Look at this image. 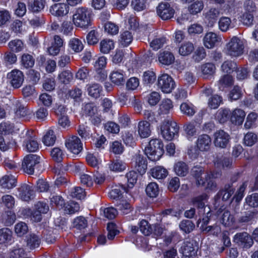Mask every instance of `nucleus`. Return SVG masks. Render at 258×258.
I'll list each match as a JSON object with an SVG mask.
<instances>
[{
	"mask_svg": "<svg viewBox=\"0 0 258 258\" xmlns=\"http://www.w3.org/2000/svg\"><path fill=\"white\" fill-rule=\"evenodd\" d=\"M191 174L196 179L197 184L200 186H205L206 189L215 191L217 189V184L213 180L219 178L221 174L219 172H213L204 174V169L200 166H195L191 170Z\"/></svg>",
	"mask_w": 258,
	"mask_h": 258,
	"instance_id": "obj_1",
	"label": "nucleus"
},
{
	"mask_svg": "<svg viewBox=\"0 0 258 258\" xmlns=\"http://www.w3.org/2000/svg\"><path fill=\"white\" fill-rule=\"evenodd\" d=\"M91 17L92 11L90 9L79 7L73 15V22L76 27L86 29L91 25Z\"/></svg>",
	"mask_w": 258,
	"mask_h": 258,
	"instance_id": "obj_2",
	"label": "nucleus"
},
{
	"mask_svg": "<svg viewBox=\"0 0 258 258\" xmlns=\"http://www.w3.org/2000/svg\"><path fill=\"white\" fill-rule=\"evenodd\" d=\"M145 153L152 161L159 160L163 153V145L158 139H152L145 149Z\"/></svg>",
	"mask_w": 258,
	"mask_h": 258,
	"instance_id": "obj_3",
	"label": "nucleus"
},
{
	"mask_svg": "<svg viewBox=\"0 0 258 258\" xmlns=\"http://www.w3.org/2000/svg\"><path fill=\"white\" fill-rule=\"evenodd\" d=\"M246 41L237 37H233L226 44L225 51L227 54L232 57H238L244 52Z\"/></svg>",
	"mask_w": 258,
	"mask_h": 258,
	"instance_id": "obj_4",
	"label": "nucleus"
},
{
	"mask_svg": "<svg viewBox=\"0 0 258 258\" xmlns=\"http://www.w3.org/2000/svg\"><path fill=\"white\" fill-rule=\"evenodd\" d=\"M179 127L172 120L166 119L162 122L161 127V134L166 140L171 141L178 133Z\"/></svg>",
	"mask_w": 258,
	"mask_h": 258,
	"instance_id": "obj_5",
	"label": "nucleus"
},
{
	"mask_svg": "<svg viewBox=\"0 0 258 258\" xmlns=\"http://www.w3.org/2000/svg\"><path fill=\"white\" fill-rule=\"evenodd\" d=\"M158 86L165 93H170L175 87L172 77L167 74H163L158 78Z\"/></svg>",
	"mask_w": 258,
	"mask_h": 258,
	"instance_id": "obj_6",
	"label": "nucleus"
},
{
	"mask_svg": "<svg viewBox=\"0 0 258 258\" xmlns=\"http://www.w3.org/2000/svg\"><path fill=\"white\" fill-rule=\"evenodd\" d=\"M40 157L37 155L29 154L23 159L22 168L23 171L29 174H32L34 171L35 166L39 163Z\"/></svg>",
	"mask_w": 258,
	"mask_h": 258,
	"instance_id": "obj_7",
	"label": "nucleus"
},
{
	"mask_svg": "<svg viewBox=\"0 0 258 258\" xmlns=\"http://www.w3.org/2000/svg\"><path fill=\"white\" fill-rule=\"evenodd\" d=\"M65 146L69 151L76 155L83 150V144L80 138L76 136L68 137L66 140Z\"/></svg>",
	"mask_w": 258,
	"mask_h": 258,
	"instance_id": "obj_8",
	"label": "nucleus"
},
{
	"mask_svg": "<svg viewBox=\"0 0 258 258\" xmlns=\"http://www.w3.org/2000/svg\"><path fill=\"white\" fill-rule=\"evenodd\" d=\"M11 109L14 112L16 118H24L31 115L32 113V111L29 110L27 106L18 100L13 101Z\"/></svg>",
	"mask_w": 258,
	"mask_h": 258,
	"instance_id": "obj_9",
	"label": "nucleus"
},
{
	"mask_svg": "<svg viewBox=\"0 0 258 258\" xmlns=\"http://www.w3.org/2000/svg\"><path fill=\"white\" fill-rule=\"evenodd\" d=\"M7 77L10 84L15 89L20 88L22 85L24 79L23 73L17 69L8 73Z\"/></svg>",
	"mask_w": 258,
	"mask_h": 258,
	"instance_id": "obj_10",
	"label": "nucleus"
},
{
	"mask_svg": "<svg viewBox=\"0 0 258 258\" xmlns=\"http://www.w3.org/2000/svg\"><path fill=\"white\" fill-rule=\"evenodd\" d=\"M24 138L23 146L27 151L34 152L38 150V142L32 131H27Z\"/></svg>",
	"mask_w": 258,
	"mask_h": 258,
	"instance_id": "obj_11",
	"label": "nucleus"
},
{
	"mask_svg": "<svg viewBox=\"0 0 258 258\" xmlns=\"http://www.w3.org/2000/svg\"><path fill=\"white\" fill-rule=\"evenodd\" d=\"M214 143L216 147L224 149L227 148L230 142V136L223 130L217 131L214 135Z\"/></svg>",
	"mask_w": 258,
	"mask_h": 258,
	"instance_id": "obj_12",
	"label": "nucleus"
},
{
	"mask_svg": "<svg viewBox=\"0 0 258 258\" xmlns=\"http://www.w3.org/2000/svg\"><path fill=\"white\" fill-rule=\"evenodd\" d=\"M156 10L158 15L164 20L172 18L175 12L173 8L166 2L160 3Z\"/></svg>",
	"mask_w": 258,
	"mask_h": 258,
	"instance_id": "obj_13",
	"label": "nucleus"
},
{
	"mask_svg": "<svg viewBox=\"0 0 258 258\" xmlns=\"http://www.w3.org/2000/svg\"><path fill=\"white\" fill-rule=\"evenodd\" d=\"M148 39L150 42V47L156 51L162 48L167 42L165 37L156 33H150Z\"/></svg>",
	"mask_w": 258,
	"mask_h": 258,
	"instance_id": "obj_14",
	"label": "nucleus"
},
{
	"mask_svg": "<svg viewBox=\"0 0 258 258\" xmlns=\"http://www.w3.org/2000/svg\"><path fill=\"white\" fill-rule=\"evenodd\" d=\"M18 197L24 201H29L33 198L34 191L32 186L27 184H23L17 189Z\"/></svg>",
	"mask_w": 258,
	"mask_h": 258,
	"instance_id": "obj_15",
	"label": "nucleus"
},
{
	"mask_svg": "<svg viewBox=\"0 0 258 258\" xmlns=\"http://www.w3.org/2000/svg\"><path fill=\"white\" fill-rule=\"evenodd\" d=\"M234 241L244 248H248L253 244V239L246 232L237 233L234 237Z\"/></svg>",
	"mask_w": 258,
	"mask_h": 258,
	"instance_id": "obj_16",
	"label": "nucleus"
},
{
	"mask_svg": "<svg viewBox=\"0 0 258 258\" xmlns=\"http://www.w3.org/2000/svg\"><path fill=\"white\" fill-rule=\"evenodd\" d=\"M69 6L64 3H57L50 7L49 12L53 16L61 17L67 15L69 12Z\"/></svg>",
	"mask_w": 258,
	"mask_h": 258,
	"instance_id": "obj_17",
	"label": "nucleus"
},
{
	"mask_svg": "<svg viewBox=\"0 0 258 258\" xmlns=\"http://www.w3.org/2000/svg\"><path fill=\"white\" fill-rule=\"evenodd\" d=\"M218 216L220 223L224 226H231L235 222L233 215L227 210L218 211Z\"/></svg>",
	"mask_w": 258,
	"mask_h": 258,
	"instance_id": "obj_18",
	"label": "nucleus"
},
{
	"mask_svg": "<svg viewBox=\"0 0 258 258\" xmlns=\"http://www.w3.org/2000/svg\"><path fill=\"white\" fill-rule=\"evenodd\" d=\"M201 222L200 229L203 232L206 233H210L215 235H217L221 232V228L219 225L217 224L210 226L207 225L209 223V218L208 217L203 218Z\"/></svg>",
	"mask_w": 258,
	"mask_h": 258,
	"instance_id": "obj_19",
	"label": "nucleus"
},
{
	"mask_svg": "<svg viewBox=\"0 0 258 258\" xmlns=\"http://www.w3.org/2000/svg\"><path fill=\"white\" fill-rule=\"evenodd\" d=\"M211 145V139L209 136L203 134L200 136L197 141V148L201 151H208Z\"/></svg>",
	"mask_w": 258,
	"mask_h": 258,
	"instance_id": "obj_20",
	"label": "nucleus"
},
{
	"mask_svg": "<svg viewBox=\"0 0 258 258\" xmlns=\"http://www.w3.org/2000/svg\"><path fill=\"white\" fill-rule=\"evenodd\" d=\"M245 117V111L240 108H235L230 113V120L236 125H241Z\"/></svg>",
	"mask_w": 258,
	"mask_h": 258,
	"instance_id": "obj_21",
	"label": "nucleus"
},
{
	"mask_svg": "<svg viewBox=\"0 0 258 258\" xmlns=\"http://www.w3.org/2000/svg\"><path fill=\"white\" fill-rule=\"evenodd\" d=\"M221 40V36L217 33H206L204 38V44L208 48H212Z\"/></svg>",
	"mask_w": 258,
	"mask_h": 258,
	"instance_id": "obj_22",
	"label": "nucleus"
},
{
	"mask_svg": "<svg viewBox=\"0 0 258 258\" xmlns=\"http://www.w3.org/2000/svg\"><path fill=\"white\" fill-rule=\"evenodd\" d=\"M158 60L163 65L169 66L173 63L175 57L172 53L170 51L164 50L160 51L158 55Z\"/></svg>",
	"mask_w": 258,
	"mask_h": 258,
	"instance_id": "obj_23",
	"label": "nucleus"
},
{
	"mask_svg": "<svg viewBox=\"0 0 258 258\" xmlns=\"http://www.w3.org/2000/svg\"><path fill=\"white\" fill-rule=\"evenodd\" d=\"M138 132L139 136L142 138L149 137L151 133L150 123L145 120L140 121L138 123Z\"/></svg>",
	"mask_w": 258,
	"mask_h": 258,
	"instance_id": "obj_24",
	"label": "nucleus"
},
{
	"mask_svg": "<svg viewBox=\"0 0 258 258\" xmlns=\"http://www.w3.org/2000/svg\"><path fill=\"white\" fill-rule=\"evenodd\" d=\"M134 166L141 174L146 172L147 168V161L146 158L140 155H136L134 159Z\"/></svg>",
	"mask_w": 258,
	"mask_h": 258,
	"instance_id": "obj_25",
	"label": "nucleus"
},
{
	"mask_svg": "<svg viewBox=\"0 0 258 258\" xmlns=\"http://www.w3.org/2000/svg\"><path fill=\"white\" fill-rule=\"evenodd\" d=\"M16 178L12 175H5L0 180V185L4 189H10L16 185Z\"/></svg>",
	"mask_w": 258,
	"mask_h": 258,
	"instance_id": "obj_26",
	"label": "nucleus"
},
{
	"mask_svg": "<svg viewBox=\"0 0 258 258\" xmlns=\"http://www.w3.org/2000/svg\"><path fill=\"white\" fill-rule=\"evenodd\" d=\"M109 78L113 83L116 85H120L124 84L125 75L123 71L117 70L111 72Z\"/></svg>",
	"mask_w": 258,
	"mask_h": 258,
	"instance_id": "obj_27",
	"label": "nucleus"
},
{
	"mask_svg": "<svg viewBox=\"0 0 258 258\" xmlns=\"http://www.w3.org/2000/svg\"><path fill=\"white\" fill-rule=\"evenodd\" d=\"M181 251L184 258H193L197 253V250L193 244L188 242L184 243Z\"/></svg>",
	"mask_w": 258,
	"mask_h": 258,
	"instance_id": "obj_28",
	"label": "nucleus"
},
{
	"mask_svg": "<svg viewBox=\"0 0 258 258\" xmlns=\"http://www.w3.org/2000/svg\"><path fill=\"white\" fill-rule=\"evenodd\" d=\"M152 176L157 179H162L166 177L168 174L167 170L163 166H156L150 170Z\"/></svg>",
	"mask_w": 258,
	"mask_h": 258,
	"instance_id": "obj_29",
	"label": "nucleus"
},
{
	"mask_svg": "<svg viewBox=\"0 0 258 258\" xmlns=\"http://www.w3.org/2000/svg\"><path fill=\"white\" fill-rule=\"evenodd\" d=\"M156 79L157 77L154 71L148 70L143 73L142 81L145 85L150 86L155 82Z\"/></svg>",
	"mask_w": 258,
	"mask_h": 258,
	"instance_id": "obj_30",
	"label": "nucleus"
},
{
	"mask_svg": "<svg viewBox=\"0 0 258 258\" xmlns=\"http://www.w3.org/2000/svg\"><path fill=\"white\" fill-rule=\"evenodd\" d=\"M41 243V238L35 234H30L27 238V246L31 250L38 247Z\"/></svg>",
	"mask_w": 258,
	"mask_h": 258,
	"instance_id": "obj_31",
	"label": "nucleus"
},
{
	"mask_svg": "<svg viewBox=\"0 0 258 258\" xmlns=\"http://www.w3.org/2000/svg\"><path fill=\"white\" fill-rule=\"evenodd\" d=\"M234 80L230 75H225L221 77L217 82L219 90H223L224 88L229 87L233 84Z\"/></svg>",
	"mask_w": 258,
	"mask_h": 258,
	"instance_id": "obj_32",
	"label": "nucleus"
},
{
	"mask_svg": "<svg viewBox=\"0 0 258 258\" xmlns=\"http://www.w3.org/2000/svg\"><path fill=\"white\" fill-rule=\"evenodd\" d=\"M180 110L182 114L188 116H192L196 112V108L192 103L185 102L181 104Z\"/></svg>",
	"mask_w": 258,
	"mask_h": 258,
	"instance_id": "obj_33",
	"label": "nucleus"
},
{
	"mask_svg": "<svg viewBox=\"0 0 258 258\" xmlns=\"http://www.w3.org/2000/svg\"><path fill=\"white\" fill-rule=\"evenodd\" d=\"M115 47L114 41L109 39H104L100 43V50L103 54H108Z\"/></svg>",
	"mask_w": 258,
	"mask_h": 258,
	"instance_id": "obj_34",
	"label": "nucleus"
},
{
	"mask_svg": "<svg viewBox=\"0 0 258 258\" xmlns=\"http://www.w3.org/2000/svg\"><path fill=\"white\" fill-rule=\"evenodd\" d=\"M202 75L205 78L212 76L215 73L216 67L212 63H206L201 67Z\"/></svg>",
	"mask_w": 258,
	"mask_h": 258,
	"instance_id": "obj_35",
	"label": "nucleus"
},
{
	"mask_svg": "<svg viewBox=\"0 0 258 258\" xmlns=\"http://www.w3.org/2000/svg\"><path fill=\"white\" fill-rule=\"evenodd\" d=\"M214 163L219 168L229 167L232 165L231 160L223 155L217 156L214 160Z\"/></svg>",
	"mask_w": 258,
	"mask_h": 258,
	"instance_id": "obj_36",
	"label": "nucleus"
},
{
	"mask_svg": "<svg viewBox=\"0 0 258 258\" xmlns=\"http://www.w3.org/2000/svg\"><path fill=\"white\" fill-rule=\"evenodd\" d=\"M237 64L233 61L227 60L224 61L221 66V70L226 75H230L237 69Z\"/></svg>",
	"mask_w": 258,
	"mask_h": 258,
	"instance_id": "obj_37",
	"label": "nucleus"
},
{
	"mask_svg": "<svg viewBox=\"0 0 258 258\" xmlns=\"http://www.w3.org/2000/svg\"><path fill=\"white\" fill-rule=\"evenodd\" d=\"M188 167L183 162L179 161L176 163L174 166V170L175 173L180 176H184L188 172Z\"/></svg>",
	"mask_w": 258,
	"mask_h": 258,
	"instance_id": "obj_38",
	"label": "nucleus"
},
{
	"mask_svg": "<svg viewBox=\"0 0 258 258\" xmlns=\"http://www.w3.org/2000/svg\"><path fill=\"white\" fill-rule=\"evenodd\" d=\"M208 199V196L206 194H203L199 196L192 200L193 204L200 209L199 212L201 214L204 213L203 208L205 207V203Z\"/></svg>",
	"mask_w": 258,
	"mask_h": 258,
	"instance_id": "obj_39",
	"label": "nucleus"
},
{
	"mask_svg": "<svg viewBox=\"0 0 258 258\" xmlns=\"http://www.w3.org/2000/svg\"><path fill=\"white\" fill-rule=\"evenodd\" d=\"M122 191L127 192L128 190L123 185H114L109 192V196L112 199H118L121 196Z\"/></svg>",
	"mask_w": 258,
	"mask_h": 258,
	"instance_id": "obj_40",
	"label": "nucleus"
},
{
	"mask_svg": "<svg viewBox=\"0 0 258 258\" xmlns=\"http://www.w3.org/2000/svg\"><path fill=\"white\" fill-rule=\"evenodd\" d=\"M204 6L203 2L198 0L189 5L187 10L190 14L196 15L202 11Z\"/></svg>",
	"mask_w": 258,
	"mask_h": 258,
	"instance_id": "obj_41",
	"label": "nucleus"
},
{
	"mask_svg": "<svg viewBox=\"0 0 258 258\" xmlns=\"http://www.w3.org/2000/svg\"><path fill=\"white\" fill-rule=\"evenodd\" d=\"M69 48L74 52H81L84 48V45L81 40L77 38L71 39L69 42Z\"/></svg>",
	"mask_w": 258,
	"mask_h": 258,
	"instance_id": "obj_42",
	"label": "nucleus"
},
{
	"mask_svg": "<svg viewBox=\"0 0 258 258\" xmlns=\"http://www.w3.org/2000/svg\"><path fill=\"white\" fill-rule=\"evenodd\" d=\"M62 209H63L65 214H73L79 211L80 206L78 203L71 201L64 204Z\"/></svg>",
	"mask_w": 258,
	"mask_h": 258,
	"instance_id": "obj_43",
	"label": "nucleus"
},
{
	"mask_svg": "<svg viewBox=\"0 0 258 258\" xmlns=\"http://www.w3.org/2000/svg\"><path fill=\"white\" fill-rule=\"evenodd\" d=\"M173 108L172 102L170 99H163L159 106V112L162 114L169 113Z\"/></svg>",
	"mask_w": 258,
	"mask_h": 258,
	"instance_id": "obj_44",
	"label": "nucleus"
},
{
	"mask_svg": "<svg viewBox=\"0 0 258 258\" xmlns=\"http://www.w3.org/2000/svg\"><path fill=\"white\" fill-rule=\"evenodd\" d=\"M21 65L26 69L32 68L35 63V59L32 55L24 53L21 57Z\"/></svg>",
	"mask_w": 258,
	"mask_h": 258,
	"instance_id": "obj_45",
	"label": "nucleus"
},
{
	"mask_svg": "<svg viewBox=\"0 0 258 258\" xmlns=\"http://www.w3.org/2000/svg\"><path fill=\"white\" fill-rule=\"evenodd\" d=\"M56 141V136L52 130H48L43 136L42 142L47 146L54 145Z\"/></svg>",
	"mask_w": 258,
	"mask_h": 258,
	"instance_id": "obj_46",
	"label": "nucleus"
},
{
	"mask_svg": "<svg viewBox=\"0 0 258 258\" xmlns=\"http://www.w3.org/2000/svg\"><path fill=\"white\" fill-rule=\"evenodd\" d=\"M15 199L10 195L3 196L0 200V204L2 207H6L8 209H12L15 206Z\"/></svg>",
	"mask_w": 258,
	"mask_h": 258,
	"instance_id": "obj_47",
	"label": "nucleus"
},
{
	"mask_svg": "<svg viewBox=\"0 0 258 258\" xmlns=\"http://www.w3.org/2000/svg\"><path fill=\"white\" fill-rule=\"evenodd\" d=\"M128 22L130 25L128 29L132 31H136L137 29L140 31H150V27H146V29L143 26H139V23L137 21V19L133 16H131L128 19Z\"/></svg>",
	"mask_w": 258,
	"mask_h": 258,
	"instance_id": "obj_48",
	"label": "nucleus"
},
{
	"mask_svg": "<svg viewBox=\"0 0 258 258\" xmlns=\"http://www.w3.org/2000/svg\"><path fill=\"white\" fill-rule=\"evenodd\" d=\"M233 27V25L232 24L231 20L229 18L223 17L219 20V27L221 31L226 32Z\"/></svg>",
	"mask_w": 258,
	"mask_h": 258,
	"instance_id": "obj_49",
	"label": "nucleus"
},
{
	"mask_svg": "<svg viewBox=\"0 0 258 258\" xmlns=\"http://www.w3.org/2000/svg\"><path fill=\"white\" fill-rule=\"evenodd\" d=\"M12 238V232L9 228L0 229V244H5L10 242Z\"/></svg>",
	"mask_w": 258,
	"mask_h": 258,
	"instance_id": "obj_50",
	"label": "nucleus"
},
{
	"mask_svg": "<svg viewBox=\"0 0 258 258\" xmlns=\"http://www.w3.org/2000/svg\"><path fill=\"white\" fill-rule=\"evenodd\" d=\"M258 141L257 135L253 132H249L246 134L243 139V144L247 146L251 147Z\"/></svg>",
	"mask_w": 258,
	"mask_h": 258,
	"instance_id": "obj_51",
	"label": "nucleus"
},
{
	"mask_svg": "<svg viewBox=\"0 0 258 258\" xmlns=\"http://www.w3.org/2000/svg\"><path fill=\"white\" fill-rule=\"evenodd\" d=\"M230 110L228 108H220L217 112L216 118L220 122L224 123L229 118L230 114Z\"/></svg>",
	"mask_w": 258,
	"mask_h": 258,
	"instance_id": "obj_52",
	"label": "nucleus"
},
{
	"mask_svg": "<svg viewBox=\"0 0 258 258\" xmlns=\"http://www.w3.org/2000/svg\"><path fill=\"white\" fill-rule=\"evenodd\" d=\"M147 195L151 198L156 197L159 192L158 185L156 182H151L148 184L146 188Z\"/></svg>",
	"mask_w": 258,
	"mask_h": 258,
	"instance_id": "obj_53",
	"label": "nucleus"
},
{
	"mask_svg": "<svg viewBox=\"0 0 258 258\" xmlns=\"http://www.w3.org/2000/svg\"><path fill=\"white\" fill-rule=\"evenodd\" d=\"M194 50V46L192 43L186 42L182 44L179 48V53L182 56H187L190 54Z\"/></svg>",
	"mask_w": 258,
	"mask_h": 258,
	"instance_id": "obj_54",
	"label": "nucleus"
},
{
	"mask_svg": "<svg viewBox=\"0 0 258 258\" xmlns=\"http://www.w3.org/2000/svg\"><path fill=\"white\" fill-rule=\"evenodd\" d=\"M153 226L149 224L147 221L142 220L139 223L140 231L145 235H150L153 232Z\"/></svg>",
	"mask_w": 258,
	"mask_h": 258,
	"instance_id": "obj_55",
	"label": "nucleus"
},
{
	"mask_svg": "<svg viewBox=\"0 0 258 258\" xmlns=\"http://www.w3.org/2000/svg\"><path fill=\"white\" fill-rule=\"evenodd\" d=\"M206 52L203 46L198 47L194 51L192 55L193 59L196 62H200L205 58Z\"/></svg>",
	"mask_w": 258,
	"mask_h": 258,
	"instance_id": "obj_56",
	"label": "nucleus"
},
{
	"mask_svg": "<svg viewBox=\"0 0 258 258\" xmlns=\"http://www.w3.org/2000/svg\"><path fill=\"white\" fill-rule=\"evenodd\" d=\"M28 231L27 225L23 222H20L15 226V232L20 237L23 236Z\"/></svg>",
	"mask_w": 258,
	"mask_h": 258,
	"instance_id": "obj_57",
	"label": "nucleus"
},
{
	"mask_svg": "<svg viewBox=\"0 0 258 258\" xmlns=\"http://www.w3.org/2000/svg\"><path fill=\"white\" fill-rule=\"evenodd\" d=\"M126 164L121 161L116 160L109 164L110 170L115 172H121L126 168Z\"/></svg>",
	"mask_w": 258,
	"mask_h": 258,
	"instance_id": "obj_58",
	"label": "nucleus"
},
{
	"mask_svg": "<svg viewBox=\"0 0 258 258\" xmlns=\"http://www.w3.org/2000/svg\"><path fill=\"white\" fill-rule=\"evenodd\" d=\"M258 115L256 113L251 112L249 113L246 118V121L244 123V127L247 129L252 127L256 121Z\"/></svg>",
	"mask_w": 258,
	"mask_h": 258,
	"instance_id": "obj_59",
	"label": "nucleus"
},
{
	"mask_svg": "<svg viewBox=\"0 0 258 258\" xmlns=\"http://www.w3.org/2000/svg\"><path fill=\"white\" fill-rule=\"evenodd\" d=\"M132 33H121L119 39V44L123 47L129 45L133 41Z\"/></svg>",
	"mask_w": 258,
	"mask_h": 258,
	"instance_id": "obj_60",
	"label": "nucleus"
},
{
	"mask_svg": "<svg viewBox=\"0 0 258 258\" xmlns=\"http://www.w3.org/2000/svg\"><path fill=\"white\" fill-rule=\"evenodd\" d=\"M70 195L72 198L81 199L85 197V192L81 187L75 186L71 189Z\"/></svg>",
	"mask_w": 258,
	"mask_h": 258,
	"instance_id": "obj_61",
	"label": "nucleus"
},
{
	"mask_svg": "<svg viewBox=\"0 0 258 258\" xmlns=\"http://www.w3.org/2000/svg\"><path fill=\"white\" fill-rule=\"evenodd\" d=\"M100 211L104 216L108 219L114 218L117 214L116 209L113 207L101 208Z\"/></svg>",
	"mask_w": 258,
	"mask_h": 258,
	"instance_id": "obj_62",
	"label": "nucleus"
},
{
	"mask_svg": "<svg viewBox=\"0 0 258 258\" xmlns=\"http://www.w3.org/2000/svg\"><path fill=\"white\" fill-rule=\"evenodd\" d=\"M9 48L13 51L18 52L24 48V44L22 41L19 39L11 41L8 44Z\"/></svg>",
	"mask_w": 258,
	"mask_h": 258,
	"instance_id": "obj_63",
	"label": "nucleus"
},
{
	"mask_svg": "<svg viewBox=\"0 0 258 258\" xmlns=\"http://www.w3.org/2000/svg\"><path fill=\"white\" fill-rule=\"evenodd\" d=\"M245 203L250 207H258V194L253 193L248 195L245 199Z\"/></svg>",
	"mask_w": 258,
	"mask_h": 258,
	"instance_id": "obj_64",
	"label": "nucleus"
}]
</instances>
